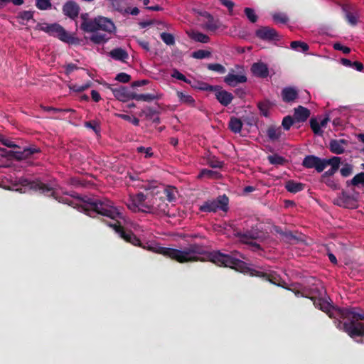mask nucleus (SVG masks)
<instances>
[{"label": "nucleus", "mask_w": 364, "mask_h": 364, "mask_svg": "<svg viewBox=\"0 0 364 364\" xmlns=\"http://www.w3.org/2000/svg\"><path fill=\"white\" fill-rule=\"evenodd\" d=\"M237 256L242 259H245V257L237 251L232 252L231 254H225L220 252V250H216L212 252V253H209V261L219 267L232 268L242 273H249L252 276L259 277L264 281L269 282L271 284L285 288L279 283V275L275 273H264L251 269L247 267L245 262L237 258Z\"/></svg>", "instance_id": "f257e3e1"}, {"label": "nucleus", "mask_w": 364, "mask_h": 364, "mask_svg": "<svg viewBox=\"0 0 364 364\" xmlns=\"http://www.w3.org/2000/svg\"><path fill=\"white\" fill-rule=\"evenodd\" d=\"M140 247L156 254L166 256L179 264L203 261L200 256L205 255L208 256V254L210 253L207 252L204 247L198 243L189 244L188 247L183 250L164 247L158 245L157 243H147L146 245H142Z\"/></svg>", "instance_id": "f03ea898"}, {"label": "nucleus", "mask_w": 364, "mask_h": 364, "mask_svg": "<svg viewBox=\"0 0 364 364\" xmlns=\"http://www.w3.org/2000/svg\"><path fill=\"white\" fill-rule=\"evenodd\" d=\"M340 321L338 328L355 339L360 337L364 339V311L355 307H346L339 309Z\"/></svg>", "instance_id": "7ed1b4c3"}, {"label": "nucleus", "mask_w": 364, "mask_h": 364, "mask_svg": "<svg viewBox=\"0 0 364 364\" xmlns=\"http://www.w3.org/2000/svg\"><path fill=\"white\" fill-rule=\"evenodd\" d=\"M70 196L83 202L82 208L84 212L89 216H90V212H95L98 215L108 217L112 220L120 218V213L118 209L116 208L112 201L106 198L94 199L88 196L82 198L75 192L71 193Z\"/></svg>", "instance_id": "20e7f679"}, {"label": "nucleus", "mask_w": 364, "mask_h": 364, "mask_svg": "<svg viewBox=\"0 0 364 364\" xmlns=\"http://www.w3.org/2000/svg\"><path fill=\"white\" fill-rule=\"evenodd\" d=\"M229 198L225 194L219 196L215 199L207 200L200 206V211L216 213L218 210L227 212L229 209Z\"/></svg>", "instance_id": "39448f33"}, {"label": "nucleus", "mask_w": 364, "mask_h": 364, "mask_svg": "<svg viewBox=\"0 0 364 364\" xmlns=\"http://www.w3.org/2000/svg\"><path fill=\"white\" fill-rule=\"evenodd\" d=\"M20 183L21 186L28 187L33 191L39 192L40 193L48 197L56 198L55 196V192L53 187L43 183L39 179L32 181L28 178H21Z\"/></svg>", "instance_id": "423d86ee"}, {"label": "nucleus", "mask_w": 364, "mask_h": 364, "mask_svg": "<svg viewBox=\"0 0 364 364\" xmlns=\"http://www.w3.org/2000/svg\"><path fill=\"white\" fill-rule=\"evenodd\" d=\"M122 219V215L121 214V218L112 219L114 220V223H108L109 227L114 229L116 233L119 234V236L121 237L122 239L124 240L125 242L135 247H141L140 239L138 238L132 230L125 231L124 229H123L122 225L118 220Z\"/></svg>", "instance_id": "0eeeda50"}, {"label": "nucleus", "mask_w": 364, "mask_h": 364, "mask_svg": "<svg viewBox=\"0 0 364 364\" xmlns=\"http://www.w3.org/2000/svg\"><path fill=\"white\" fill-rule=\"evenodd\" d=\"M41 150L36 146H31L25 148L22 151L8 150L5 148L0 147V155L9 159H15L18 161H23L28 159L34 154L40 153Z\"/></svg>", "instance_id": "6e6552de"}, {"label": "nucleus", "mask_w": 364, "mask_h": 364, "mask_svg": "<svg viewBox=\"0 0 364 364\" xmlns=\"http://www.w3.org/2000/svg\"><path fill=\"white\" fill-rule=\"evenodd\" d=\"M233 236L238 238L239 241L242 244L250 242L251 241L259 240L264 239V233L257 228L252 227L250 230L241 231L239 229L233 230Z\"/></svg>", "instance_id": "1a4fd4ad"}, {"label": "nucleus", "mask_w": 364, "mask_h": 364, "mask_svg": "<svg viewBox=\"0 0 364 364\" xmlns=\"http://www.w3.org/2000/svg\"><path fill=\"white\" fill-rule=\"evenodd\" d=\"M105 87L107 89L112 91L115 99L119 102H129V100H132V95L134 94V91L122 85L106 83Z\"/></svg>", "instance_id": "9d476101"}, {"label": "nucleus", "mask_w": 364, "mask_h": 364, "mask_svg": "<svg viewBox=\"0 0 364 364\" xmlns=\"http://www.w3.org/2000/svg\"><path fill=\"white\" fill-rule=\"evenodd\" d=\"M292 292L294 293L296 296H301L304 298H309L314 301V305L315 308L318 309L324 312H329L331 309V304L326 300L318 298L316 299L315 296H312L311 292H308L305 290H296L293 289Z\"/></svg>", "instance_id": "9b49d317"}, {"label": "nucleus", "mask_w": 364, "mask_h": 364, "mask_svg": "<svg viewBox=\"0 0 364 364\" xmlns=\"http://www.w3.org/2000/svg\"><path fill=\"white\" fill-rule=\"evenodd\" d=\"M47 33L53 37L58 38L59 40L65 43H73V40L74 39L72 38L71 35L66 32L65 28L58 23H53V28Z\"/></svg>", "instance_id": "f8f14e48"}, {"label": "nucleus", "mask_w": 364, "mask_h": 364, "mask_svg": "<svg viewBox=\"0 0 364 364\" xmlns=\"http://www.w3.org/2000/svg\"><path fill=\"white\" fill-rule=\"evenodd\" d=\"M301 165L307 168H314L318 173H321L324 170L323 159L315 155L306 156L302 160Z\"/></svg>", "instance_id": "ddd939ff"}, {"label": "nucleus", "mask_w": 364, "mask_h": 364, "mask_svg": "<svg viewBox=\"0 0 364 364\" xmlns=\"http://www.w3.org/2000/svg\"><path fill=\"white\" fill-rule=\"evenodd\" d=\"M256 36L262 41H277L279 35L276 30L269 26H263L256 31Z\"/></svg>", "instance_id": "4468645a"}, {"label": "nucleus", "mask_w": 364, "mask_h": 364, "mask_svg": "<svg viewBox=\"0 0 364 364\" xmlns=\"http://www.w3.org/2000/svg\"><path fill=\"white\" fill-rule=\"evenodd\" d=\"M250 70L252 75L258 78L264 79L269 75V69L267 64L261 61L255 62L252 64Z\"/></svg>", "instance_id": "2eb2a0df"}, {"label": "nucleus", "mask_w": 364, "mask_h": 364, "mask_svg": "<svg viewBox=\"0 0 364 364\" xmlns=\"http://www.w3.org/2000/svg\"><path fill=\"white\" fill-rule=\"evenodd\" d=\"M161 189L157 190L156 192H155L156 194L162 193L164 196L166 197V199L168 200L169 203L175 202L176 200V194L177 193L176 189L173 186H165L164 185H161L159 186H152L148 188V189Z\"/></svg>", "instance_id": "dca6fc26"}, {"label": "nucleus", "mask_w": 364, "mask_h": 364, "mask_svg": "<svg viewBox=\"0 0 364 364\" xmlns=\"http://www.w3.org/2000/svg\"><path fill=\"white\" fill-rule=\"evenodd\" d=\"M153 215H166L168 213V204L160 196L159 198H154L152 202Z\"/></svg>", "instance_id": "f3484780"}, {"label": "nucleus", "mask_w": 364, "mask_h": 364, "mask_svg": "<svg viewBox=\"0 0 364 364\" xmlns=\"http://www.w3.org/2000/svg\"><path fill=\"white\" fill-rule=\"evenodd\" d=\"M80 11V8L74 1H66L62 8L63 14L71 19L77 18Z\"/></svg>", "instance_id": "a211bd4d"}, {"label": "nucleus", "mask_w": 364, "mask_h": 364, "mask_svg": "<svg viewBox=\"0 0 364 364\" xmlns=\"http://www.w3.org/2000/svg\"><path fill=\"white\" fill-rule=\"evenodd\" d=\"M223 81H225L227 85L235 87L239 84L245 83L247 77L244 74H234L233 70H232V72L226 75Z\"/></svg>", "instance_id": "6ab92c4d"}, {"label": "nucleus", "mask_w": 364, "mask_h": 364, "mask_svg": "<svg viewBox=\"0 0 364 364\" xmlns=\"http://www.w3.org/2000/svg\"><path fill=\"white\" fill-rule=\"evenodd\" d=\"M336 204L348 209H355L357 207L356 200L353 196L347 195L345 191L340 194L338 198L336 199Z\"/></svg>", "instance_id": "aec40b11"}, {"label": "nucleus", "mask_w": 364, "mask_h": 364, "mask_svg": "<svg viewBox=\"0 0 364 364\" xmlns=\"http://www.w3.org/2000/svg\"><path fill=\"white\" fill-rule=\"evenodd\" d=\"M342 11L345 14V18L347 23L351 26H355L357 19L358 18V14L355 11V9L349 4H343L342 6Z\"/></svg>", "instance_id": "412c9836"}, {"label": "nucleus", "mask_w": 364, "mask_h": 364, "mask_svg": "<svg viewBox=\"0 0 364 364\" xmlns=\"http://www.w3.org/2000/svg\"><path fill=\"white\" fill-rule=\"evenodd\" d=\"M214 95L220 105L223 107H228L233 100L232 94L223 88L215 92Z\"/></svg>", "instance_id": "4be33fe9"}, {"label": "nucleus", "mask_w": 364, "mask_h": 364, "mask_svg": "<svg viewBox=\"0 0 364 364\" xmlns=\"http://www.w3.org/2000/svg\"><path fill=\"white\" fill-rule=\"evenodd\" d=\"M97 22H98L99 31H103L109 34L114 32L116 28L114 23L112 20L105 17L98 16L97 17Z\"/></svg>", "instance_id": "5701e85b"}, {"label": "nucleus", "mask_w": 364, "mask_h": 364, "mask_svg": "<svg viewBox=\"0 0 364 364\" xmlns=\"http://www.w3.org/2000/svg\"><path fill=\"white\" fill-rule=\"evenodd\" d=\"M348 144V141L343 139L337 140L331 139L329 143V149L331 152L340 155L344 153L346 147Z\"/></svg>", "instance_id": "b1692460"}, {"label": "nucleus", "mask_w": 364, "mask_h": 364, "mask_svg": "<svg viewBox=\"0 0 364 364\" xmlns=\"http://www.w3.org/2000/svg\"><path fill=\"white\" fill-rule=\"evenodd\" d=\"M298 91L292 87H286L282 89V97L283 102L286 103L293 102L298 98Z\"/></svg>", "instance_id": "393cba45"}, {"label": "nucleus", "mask_w": 364, "mask_h": 364, "mask_svg": "<svg viewBox=\"0 0 364 364\" xmlns=\"http://www.w3.org/2000/svg\"><path fill=\"white\" fill-rule=\"evenodd\" d=\"M109 55L112 59L121 61L122 63H126L129 58L127 51L120 47L115 48L114 49L110 50Z\"/></svg>", "instance_id": "a878e982"}, {"label": "nucleus", "mask_w": 364, "mask_h": 364, "mask_svg": "<svg viewBox=\"0 0 364 364\" xmlns=\"http://www.w3.org/2000/svg\"><path fill=\"white\" fill-rule=\"evenodd\" d=\"M310 114L311 112L309 109L302 106H298V107L294 109V114H293L292 118L295 119L297 122H304L309 118Z\"/></svg>", "instance_id": "bb28decb"}, {"label": "nucleus", "mask_w": 364, "mask_h": 364, "mask_svg": "<svg viewBox=\"0 0 364 364\" xmlns=\"http://www.w3.org/2000/svg\"><path fill=\"white\" fill-rule=\"evenodd\" d=\"M80 28L86 33H95L99 30L97 29V18L94 19H84L81 23Z\"/></svg>", "instance_id": "cd10ccee"}, {"label": "nucleus", "mask_w": 364, "mask_h": 364, "mask_svg": "<svg viewBox=\"0 0 364 364\" xmlns=\"http://www.w3.org/2000/svg\"><path fill=\"white\" fill-rule=\"evenodd\" d=\"M266 134L269 141H277L279 140L280 136L282 134V129L280 127L270 125L267 128Z\"/></svg>", "instance_id": "c85d7f7f"}, {"label": "nucleus", "mask_w": 364, "mask_h": 364, "mask_svg": "<svg viewBox=\"0 0 364 364\" xmlns=\"http://www.w3.org/2000/svg\"><path fill=\"white\" fill-rule=\"evenodd\" d=\"M128 1L129 0H109V1L112 3V8L124 16L129 14V7H126L128 4Z\"/></svg>", "instance_id": "c756f323"}, {"label": "nucleus", "mask_w": 364, "mask_h": 364, "mask_svg": "<svg viewBox=\"0 0 364 364\" xmlns=\"http://www.w3.org/2000/svg\"><path fill=\"white\" fill-rule=\"evenodd\" d=\"M242 122L240 119L232 117L230 118L228 128L233 134H239L242 131Z\"/></svg>", "instance_id": "7c9ffc66"}, {"label": "nucleus", "mask_w": 364, "mask_h": 364, "mask_svg": "<svg viewBox=\"0 0 364 364\" xmlns=\"http://www.w3.org/2000/svg\"><path fill=\"white\" fill-rule=\"evenodd\" d=\"M285 188L290 193H296L304 189V184L301 182H295L293 180H289L285 183Z\"/></svg>", "instance_id": "2f4dec72"}, {"label": "nucleus", "mask_w": 364, "mask_h": 364, "mask_svg": "<svg viewBox=\"0 0 364 364\" xmlns=\"http://www.w3.org/2000/svg\"><path fill=\"white\" fill-rule=\"evenodd\" d=\"M159 99V97H158L156 94L154 93L136 94L134 92L132 97V100H135L138 102H151Z\"/></svg>", "instance_id": "473e14b6"}, {"label": "nucleus", "mask_w": 364, "mask_h": 364, "mask_svg": "<svg viewBox=\"0 0 364 364\" xmlns=\"http://www.w3.org/2000/svg\"><path fill=\"white\" fill-rule=\"evenodd\" d=\"M176 97H178L179 102L181 103L188 105L191 107H194L195 100L192 96L181 91H176Z\"/></svg>", "instance_id": "72a5a7b5"}, {"label": "nucleus", "mask_w": 364, "mask_h": 364, "mask_svg": "<svg viewBox=\"0 0 364 364\" xmlns=\"http://www.w3.org/2000/svg\"><path fill=\"white\" fill-rule=\"evenodd\" d=\"M221 176L220 173L213 170H208L206 168H203L200 170L199 175H198V178H207L209 179H218Z\"/></svg>", "instance_id": "f704fd0d"}, {"label": "nucleus", "mask_w": 364, "mask_h": 364, "mask_svg": "<svg viewBox=\"0 0 364 364\" xmlns=\"http://www.w3.org/2000/svg\"><path fill=\"white\" fill-rule=\"evenodd\" d=\"M207 165L213 168H222L224 166V162L220 161L217 157L212 154H209L206 158Z\"/></svg>", "instance_id": "c9c22d12"}, {"label": "nucleus", "mask_w": 364, "mask_h": 364, "mask_svg": "<svg viewBox=\"0 0 364 364\" xmlns=\"http://www.w3.org/2000/svg\"><path fill=\"white\" fill-rule=\"evenodd\" d=\"M92 35L90 36V40L91 42L95 44H102L109 41V37H107L106 34L100 32L91 33Z\"/></svg>", "instance_id": "e433bc0d"}, {"label": "nucleus", "mask_w": 364, "mask_h": 364, "mask_svg": "<svg viewBox=\"0 0 364 364\" xmlns=\"http://www.w3.org/2000/svg\"><path fill=\"white\" fill-rule=\"evenodd\" d=\"M204 17L207 18L208 21L205 23L204 28L210 31H215L218 28L217 23L214 21L213 16L210 15V14L205 12L203 15Z\"/></svg>", "instance_id": "4c0bfd02"}, {"label": "nucleus", "mask_w": 364, "mask_h": 364, "mask_svg": "<svg viewBox=\"0 0 364 364\" xmlns=\"http://www.w3.org/2000/svg\"><path fill=\"white\" fill-rule=\"evenodd\" d=\"M364 186V172H360L356 174L354 177H353L352 180L346 181V186Z\"/></svg>", "instance_id": "58836bf2"}, {"label": "nucleus", "mask_w": 364, "mask_h": 364, "mask_svg": "<svg viewBox=\"0 0 364 364\" xmlns=\"http://www.w3.org/2000/svg\"><path fill=\"white\" fill-rule=\"evenodd\" d=\"M189 37L195 41L201 43H208L210 41V38L208 35H205L204 33L200 32H192Z\"/></svg>", "instance_id": "ea45409f"}, {"label": "nucleus", "mask_w": 364, "mask_h": 364, "mask_svg": "<svg viewBox=\"0 0 364 364\" xmlns=\"http://www.w3.org/2000/svg\"><path fill=\"white\" fill-rule=\"evenodd\" d=\"M267 161H269L270 164L274 166H283L287 162V160L284 157H282L278 154L269 155V156H267Z\"/></svg>", "instance_id": "a19ab883"}, {"label": "nucleus", "mask_w": 364, "mask_h": 364, "mask_svg": "<svg viewBox=\"0 0 364 364\" xmlns=\"http://www.w3.org/2000/svg\"><path fill=\"white\" fill-rule=\"evenodd\" d=\"M42 109L45 112H53L54 113H60L65 114V113H75V109L72 108H55L50 106H42Z\"/></svg>", "instance_id": "79ce46f5"}, {"label": "nucleus", "mask_w": 364, "mask_h": 364, "mask_svg": "<svg viewBox=\"0 0 364 364\" xmlns=\"http://www.w3.org/2000/svg\"><path fill=\"white\" fill-rule=\"evenodd\" d=\"M324 168L331 166V168H339L341 164V158L338 156H333L328 159H323Z\"/></svg>", "instance_id": "37998d69"}, {"label": "nucleus", "mask_w": 364, "mask_h": 364, "mask_svg": "<svg viewBox=\"0 0 364 364\" xmlns=\"http://www.w3.org/2000/svg\"><path fill=\"white\" fill-rule=\"evenodd\" d=\"M290 48L295 50H298V48H301L302 53H306L309 50V45L299 41H294L291 42Z\"/></svg>", "instance_id": "c03bdc74"}, {"label": "nucleus", "mask_w": 364, "mask_h": 364, "mask_svg": "<svg viewBox=\"0 0 364 364\" xmlns=\"http://www.w3.org/2000/svg\"><path fill=\"white\" fill-rule=\"evenodd\" d=\"M160 38L166 46H173L175 44V38L170 33H161Z\"/></svg>", "instance_id": "a18cd8bd"}, {"label": "nucleus", "mask_w": 364, "mask_h": 364, "mask_svg": "<svg viewBox=\"0 0 364 364\" xmlns=\"http://www.w3.org/2000/svg\"><path fill=\"white\" fill-rule=\"evenodd\" d=\"M210 52L206 50H197L192 53L191 57L195 59L203 60L210 57Z\"/></svg>", "instance_id": "49530a36"}, {"label": "nucleus", "mask_w": 364, "mask_h": 364, "mask_svg": "<svg viewBox=\"0 0 364 364\" xmlns=\"http://www.w3.org/2000/svg\"><path fill=\"white\" fill-rule=\"evenodd\" d=\"M207 69L213 72L225 74L226 73V68L223 65L219 63H210L207 65Z\"/></svg>", "instance_id": "de8ad7c7"}, {"label": "nucleus", "mask_w": 364, "mask_h": 364, "mask_svg": "<svg viewBox=\"0 0 364 364\" xmlns=\"http://www.w3.org/2000/svg\"><path fill=\"white\" fill-rule=\"evenodd\" d=\"M310 126L311 130H313L314 134L321 136L323 133V131H321V127H322L320 124H318V122L316 119L311 118L310 120Z\"/></svg>", "instance_id": "09e8293b"}, {"label": "nucleus", "mask_w": 364, "mask_h": 364, "mask_svg": "<svg viewBox=\"0 0 364 364\" xmlns=\"http://www.w3.org/2000/svg\"><path fill=\"white\" fill-rule=\"evenodd\" d=\"M200 87L199 90H203V91H209V92H216L221 89V87L219 85H210V84H208L204 82H200Z\"/></svg>", "instance_id": "8fccbe9b"}, {"label": "nucleus", "mask_w": 364, "mask_h": 364, "mask_svg": "<svg viewBox=\"0 0 364 364\" xmlns=\"http://www.w3.org/2000/svg\"><path fill=\"white\" fill-rule=\"evenodd\" d=\"M321 182L333 190L339 189V184L331 177H321Z\"/></svg>", "instance_id": "3c124183"}, {"label": "nucleus", "mask_w": 364, "mask_h": 364, "mask_svg": "<svg viewBox=\"0 0 364 364\" xmlns=\"http://www.w3.org/2000/svg\"><path fill=\"white\" fill-rule=\"evenodd\" d=\"M115 116L117 117L119 119H122L127 122H131L133 125H134L135 127H137L139 125V123L140 122V121L139 120L138 118L136 117H132L127 114H115Z\"/></svg>", "instance_id": "603ef678"}, {"label": "nucleus", "mask_w": 364, "mask_h": 364, "mask_svg": "<svg viewBox=\"0 0 364 364\" xmlns=\"http://www.w3.org/2000/svg\"><path fill=\"white\" fill-rule=\"evenodd\" d=\"M274 22L280 23H287L289 21V18L284 13H274L272 15Z\"/></svg>", "instance_id": "864d4df0"}, {"label": "nucleus", "mask_w": 364, "mask_h": 364, "mask_svg": "<svg viewBox=\"0 0 364 364\" xmlns=\"http://www.w3.org/2000/svg\"><path fill=\"white\" fill-rule=\"evenodd\" d=\"M244 11L245 16L247 17L248 20L250 21L252 23L257 22L258 17L255 13L254 9L250 8H245Z\"/></svg>", "instance_id": "5fc2aeb1"}, {"label": "nucleus", "mask_w": 364, "mask_h": 364, "mask_svg": "<svg viewBox=\"0 0 364 364\" xmlns=\"http://www.w3.org/2000/svg\"><path fill=\"white\" fill-rule=\"evenodd\" d=\"M129 198L134 200V201L136 203H137V205H141L144 203H147L146 202V199H147L146 196L141 192L136 195L130 196V197H129Z\"/></svg>", "instance_id": "6e6d98bb"}, {"label": "nucleus", "mask_w": 364, "mask_h": 364, "mask_svg": "<svg viewBox=\"0 0 364 364\" xmlns=\"http://www.w3.org/2000/svg\"><path fill=\"white\" fill-rule=\"evenodd\" d=\"M36 6L40 10H47L52 7L49 0H36Z\"/></svg>", "instance_id": "4d7b16f0"}, {"label": "nucleus", "mask_w": 364, "mask_h": 364, "mask_svg": "<svg viewBox=\"0 0 364 364\" xmlns=\"http://www.w3.org/2000/svg\"><path fill=\"white\" fill-rule=\"evenodd\" d=\"M258 109H259L262 114L267 117L268 110L269 109L270 103L269 101H262L257 104Z\"/></svg>", "instance_id": "13d9d810"}, {"label": "nucleus", "mask_w": 364, "mask_h": 364, "mask_svg": "<svg viewBox=\"0 0 364 364\" xmlns=\"http://www.w3.org/2000/svg\"><path fill=\"white\" fill-rule=\"evenodd\" d=\"M87 129H91L94 132L98 134L100 132V123L97 121H87L84 123Z\"/></svg>", "instance_id": "bf43d9fd"}, {"label": "nucleus", "mask_w": 364, "mask_h": 364, "mask_svg": "<svg viewBox=\"0 0 364 364\" xmlns=\"http://www.w3.org/2000/svg\"><path fill=\"white\" fill-rule=\"evenodd\" d=\"M138 212L153 214L151 202L148 201L141 204H138Z\"/></svg>", "instance_id": "052dcab7"}, {"label": "nucleus", "mask_w": 364, "mask_h": 364, "mask_svg": "<svg viewBox=\"0 0 364 364\" xmlns=\"http://www.w3.org/2000/svg\"><path fill=\"white\" fill-rule=\"evenodd\" d=\"M295 122H296L295 119L291 116H287L284 117L282 120L283 129L287 131L289 130L290 127H292L293 124L295 123Z\"/></svg>", "instance_id": "680f3d73"}, {"label": "nucleus", "mask_w": 364, "mask_h": 364, "mask_svg": "<svg viewBox=\"0 0 364 364\" xmlns=\"http://www.w3.org/2000/svg\"><path fill=\"white\" fill-rule=\"evenodd\" d=\"M91 86V82H89L84 85H78L74 84L70 87V90H73V92H80L84 90H87Z\"/></svg>", "instance_id": "e2e57ef3"}, {"label": "nucleus", "mask_w": 364, "mask_h": 364, "mask_svg": "<svg viewBox=\"0 0 364 364\" xmlns=\"http://www.w3.org/2000/svg\"><path fill=\"white\" fill-rule=\"evenodd\" d=\"M171 77L176 78L179 80H181L188 85H191V82L189 80H188L187 77H185L184 74L180 73L177 70H173Z\"/></svg>", "instance_id": "0e129e2a"}, {"label": "nucleus", "mask_w": 364, "mask_h": 364, "mask_svg": "<svg viewBox=\"0 0 364 364\" xmlns=\"http://www.w3.org/2000/svg\"><path fill=\"white\" fill-rule=\"evenodd\" d=\"M17 18L23 21H29L33 18V12L31 11H23L18 14Z\"/></svg>", "instance_id": "69168bd1"}, {"label": "nucleus", "mask_w": 364, "mask_h": 364, "mask_svg": "<svg viewBox=\"0 0 364 364\" xmlns=\"http://www.w3.org/2000/svg\"><path fill=\"white\" fill-rule=\"evenodd\" d=\"M115 80L119 82L127 83L131 80V75L122 72L116 75Z\"/></svg>", "instance_id": "338daca9"}, {"label": "nucleus", "mask_w": 364, "mask_h": 364, "mask_svg": "<svg viewBox=\"0 0 364 364\" xmlns=\"http://www.w3.org/2000/svg\"><path fill=\"white\" fill-rule=\"evenodd\" d=\"M340 173H341L343 177L346 178L349 176L353 173V166L349 164H346L343 165V168L340 169Z\"/></svg>", "instance_id": "774afa93"}]
</instances>
